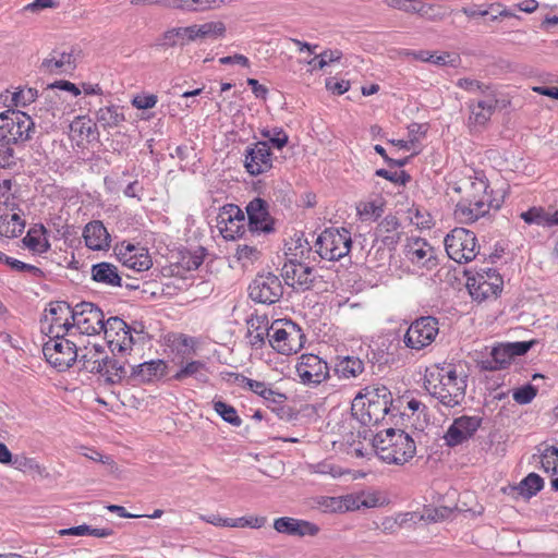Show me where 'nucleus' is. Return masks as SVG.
<instances>
[{
  "mask_svg": "<svg viewBox=\"0 0 558 558\" xmlns=\"http://www.w3.org/2000/svg\"><path fill=\"white\" fill-rule=\"evenodd\" d=\"M457 195L454 217L460 222H474L492 209L501 206L502 197L495 195L484 175L469 177L453 186Z\"/></svg>",
  "mask_w": 558,
  "mask_h": 558,
  "instance_id": "1",
  "label": "nucleus"
},
{
  "mask_svg": "<svg viewBox=\"0 0 558 558\" xmlns=\"http://www.w3.org/2000/svg\"><path fill=\"white\" fill-rule=\"evenodd\" d=\"M426 390L446 407L461 403L465 395L466 375L452 364H434L424 375Z\"/></svg>",
  "mask_w": 558,
  "mask_h": 558,
  "instance_id": "2",
  "label": "nucleus"
},
{
  "mask_svg": "<svg viewBox=\"0 0 558 558\" xmlns=\"http://www.w3.org/2000/svg\"><path fill=\"white\" fill-rule=\"evenodd\" d=\"M373 447L378 458L389 464L403 465L416 453L414 439L402 429L387 428L377 433Z\"/></svg>",
  "mask_w": 558,
  "mask_h": 558,
  "instance_id": "3",
  "label": "nucleus"
},
{
  "mask_svg": "<svg viewBox=\"0 0 558 558\" xmlns=\"http://www.w3.org/2000/svg\"><path fill=\"white\" fill-rule=\"evenodd\" d=\"M391 393L385 387H367L352 401V415L363 425L379 423L389 412Z\"/></svg>",
  "mask_w": 558,
  "mask_h": 558,
  "instance_id": "4",
  "label": "nucleus"
},
{
  "mask_svg": "<svg viewBox=\"0 0 558 558\" xmlns=\"http://www.w3.org/2000/svg\"><path fill=\"white\" fill-rule=\"evenodd\" d=\"M35 123L26 112L9 109L0 113V142L21 144L29 141Z\"/></svg>",
  "mask_w": 558,
  "mask_h": 558,
  "instance_id": "5",
  "label": "nucleus"
},
{
  "mask_svg": "<svg viewBox=\"0 0 558 558\" xmlns=\"http://www.w3.org/2000/svg\"><path fill=\"white\" fill-rule=\"evenodd\" d=\"M302 329L291 320H275L270 324L269 345L279 354H296L304 345Z\"/></svg>",
  "mask_w": 558,
  "mask_h": 558,
  "instance_id": "6",
  "label": "nucleus"
},
{
  "mask_svg": "<svg viewBox=\"0 0 558 558\" xmlns=\"http://www.w3.org/2000/svg\"><path fill=\"white\" fill-rule=\"evenodd\" d=\"M466 288L475 302L483 303L495 300L501 294L504 280L497 270L487 269L470 277Z\"/></svg>",
  "mask_w": 558,
  "mask_h": 558,
  "instance_id": "7",
  "label": "nucleus"
},
{
  "mask_svg": "<svg viewBox=\"0 0 558 558\" xmlns=\"http://www.w3.org/2000/svg\"><path fill=\"white\" fill-rule=\"evenodd\" d=\"M448 256L457 263H468L475 258L480 251L474 233L464 228L453 229L445 238Z\"/></svg>",
  "mask_w": 558,
  "mask_h": 558,
  "instance_id": "8",
  "label": "nucleus"
},
{
  "mask_svg": "<svg viewBox=\"0 0 558 558\" xmlns=\"http://www.w3.org/2000/svg\"><path fill=\"white\" fill-rule=\"evenodd\" d=\"M73 328V308L65 302H52L45 310L40 329L47 337L65 336Z\"/></svg>",
  "mask_w": 558,
  "mask_h": 558,
  "instance_id": "9",
  "label": "nucleus"
},
{
  "mask_svg": "<svg viewBox=\"0 0 558 558\" xmlns=\"http://www.w3.org/2000/svg\"><path fill=\"white\" fill-rule=\"evenodd\" d=\"M102 331L108 347L113 353L131 352L136 342L143 338L141 332L133 335L130 327L118 317L107 319Z\"/></svg>",
  "mask_w": 558,
  "mask_h": 558,
  "instance_id": "10",
  "label": "nucleus"
},
{
  "mask_svg": "<svg viewBox=\"0 0 558 558\" xmlns=\"http://www.w3.org/2000/svg\"><path fill=\"white\" fill-rule=\"evenodd\" d=\"M351 236L345 229H326L316 241L317 253L327 260H338L350 252Z\"/></svg>",
  "mask_w": 558,
  "mask_h": 558,
  "instance_id": "11",
  "label": "nucleus"
},
{
  "mask_svg": "<svg viewBox=\"0 0 558 558\" xmlns=\"http://www.w3.org/2000/svg\"><path fill=\"white\" fill-rule=\"evenodd\" d=\"M43 352L47 362L59 371L69 368L77 357L75 344L64 336L48 337Z\"/></svg>",
  "mask_w": 558,
  "mask_h": 558,
  "instance_id": "12",
  "label": "nucleus"
},
{
  "mask_svg": "<svg viewBox=\"0 0 558 558\" xmlns=\"http://www.w3.org/2000/svg\"><path fill=\"white\" fill-rule=\"evenodd\" d=\"M83 366L90 373L100 374L109 383L120 381L126 375V369L122 364L105 356L96 348L90 349L83 356Z\"/></svg>",
  "mask_w": 558,
  "mask_h": 558,
  "instance_id": "13",
  "label": "nucleus"
},
{
  "mask_svg": "<svg viewBox=\"0 0 558 558\" xmlns=\"http://www.w3.org/2000/svg\"><path fill=\"white\" fill-rule=\"evenodd\" d=\"M217 229L227 241H235L242 238L246 232L243 210L234 204L220 207L217 215Z\"/></svg>",
  "mask_w": 558,
  "mask_h": 558,
  "instance_id": "14",
  "label": "nucleus"
},
{
  "mask_svg": "<svg viewBox=\"0 0 558 558\" xmlns=\"http://www.w3.org/2000/svg\"><path fill=\"white\" fill-rule=\"evenodd\" d=\"M105 316L93 303L83 302L73 308V328L82 335L94 336L105 328Z\"/></svg>",
  "mask_w": 558,
  "mask_h": 558,
  "instance_id": "15",
  "label": "nucleus"
},
{
  "mask_svg": "<svg viewBox=\"0 0 558 558\" xmlns=\"http://www.w3.org/2000/svg\"><path fill=\"white\" fill-rule=\"evenodd\" d=\"M438 331V322L435 318L421 317L408 328L404 344L412 350H422L435 341Z\"/></svg>",
  "mask_w": 558,
  "mask_h": 558,
  "instance_id": "16",
  "label": "nucleus"
},
{
  "mask_svg": "<svg viewBox=\"0 0 558 558\" xmlns=\"http://www.w3.org/2000/svg\"><path fill=\"white\" fill-rule=\"evenodd\" d=\"M483 424L480 415H461L452 421L442 439L448 447H456L472 439Z\"/></svg>",
  "mask_w": 558,
  "mask_h": 558,
  "instance_id": "17",
  "label": "nucleus"
},
{
  "mask_svg": "<svg viewBox=\"0 0 558 558\" xmlns=\"http://www.w3.org/2000/svg\"><path fill=\"white\" fill-rule=\"evenodd\" d=\"M194 23L166 28L155 40L154 47L161 51L184 48L196 44Z\"/></svg>",
  "mask_w": 558,
  "mask_h": 558,
  "instance_id": "18",
  "label": "nucleus"
},
{
  "mask_svg": "<svg viewBox=\"0 0 558 558\" xmlns=\"http://www.w3.org/2000/svg\"><path fill=\"white\" fill-rule=\"evenodd\" d=\"M244 168L252 177H257L271 170L272 154L267 142L258 141L246 148Z\"/></svg>",
  "mask_w": 558,
  "mask_h": 558,
  "instance_id": "19",
  "label": "nucleus"
},
{
  "mask_svg": "<svg viewBox=\"0 0 558 558\" xmlns=\"http://www.w3.org/2000/svg\"><path fill=\"white\" fill-rule=\"evenodd\" d=\"M281 277L288 286L299 290H307L312 287L316 275L314 268L308 264L289 257L282 266Z\"/></svg>",
  "mask_w": 558,
  "mask_h": 558,
  "instance_id": "20",
  "label": "nucleus"
},
{
  "mask_svg": "<svg viewBox=\"0 0 558 558\" xmlns=\"http://www.w3.org/2000/svg\"><path fill=\"white\" fill-rule=\"evenodd\" d=\"M118 259L123 266L135 271H145L153 266L151 257L145 247L123 241L114 248Z\"/></svg>",
  "mask_w": 558,
  "mask_h": 558,
  "instance_id": "21",
  "label": "nucleus"
},
{
  "mask_svg": "<svg viewBox=\"0 0 558 558\" xmlns=\"http://www.w3.org/2000/svg\"><path fill=\"white\" fill-rule=\"evenodd\" d=\"M282 295V287L276 276H259L250 286V296L262 304H272Z\"/></svg>",
  "mask_w": 558,
  "mask_h": 558,
  "instance_id": "22",
  "label": "nucleus"
},
{
  "mask_svg": "<svg viewBox=\"0 0 558 558\" xmlns=\"http://www.w3.org/2000/svg\"><path fill=\"white\" fill-rule=\"evenodd\" d=\"M296 373L306 385L320 384L328 377L327 364L315 354H302L296 364Z\"/></svg>",
  "mask_w": 558,
  "mask_h": 558,
  "instance_id": "23",
  "label": "nucleus"
},
{
  "mask_svg": "<svg viewBox=\"0 0 558 558\" xmlns=\"http://www.w3.org/2000/svg\"><path fill=\"white\" fill-rule=\"evenodd\" d=\"M403 252L407 260L416 267H433L436 265L434 247L422 238L408 239Z\"/></svg>",
  "mask_w": 558,
  "mask_h": 558,
  "instance_id": "24",
  "label": "nucleus"
},
{
  "mask_svg": "<svg viewBox=\"0 0 558 558\" xmlns=\"http://www.w3.org/2000/svg\"><path fill=\"white\" fill-rule=\"evenodd\" d=\"M274 529L279 534H284L289 536H316L320 529L317 524L295 519L291 517H281L274 521Z\"/></svg>",
  "mask_w": 558,
  "mask_h": 558,
  "instance_id": "25",
  "label": "nucleus"
},
{
  "mask_svg": "<svg viewBox=\"0 0 558 558\" xmlns=\"http://www.w3.org/2000/svg\"><path fill=\"white\" fill-rule=\"evenodd\" d=\"M248 227L252 232L269 233L274 230V222L268 214L267 204L256 197L246 206Z\"/></svg>",
  "mask_w": 558,
  "mask_h": 558,
  "instance_id": "26",
  "label": "nucleus"
},
{
  "mask_svg": "<svg viewBox=\"0 0 558 558\" xmlns=\"http://www.w3.org/2000/svg\"><path fill=\"white\" fill-rule=\"evenodd\" d=\"M77 68L73 50L52 52L40 62V69L48 74L61 75L75 71Z\"/></svg>",
  "mask_w": 558,
  "mask_h": 558,
  "instance_id": "27",
  "label": "nucleus"
},
{
  "mask_svg": "<svg viewBox=\"0 0 558 558\" xmlns=\"http://www.w3.org/2000/svg\"><path fill=\"white\" fill-rule=\"evenodd\" d=\"M25 229V220L22 218L21 210L0 206V236L5 239L17 238Z\"/></svg>",
  "mask_w": 558,
  "mask_h": 558,
  "instance_id": "28",
  "label": "nucleus"
},
{
  "mask_svg": "<svg viewBox=\"0 0 558 558\" xmlns=\"http://www.w3.org/2000/svg\"><path fill=\"white\" fill-rule=\"evenodd\" d=\"M497 104L498 100L495 97L488 100H477L475 104H472L469 108V128L476 131L486 128L496 110Z\"/></svg>",
  "mask_w": 558,
  "mask_h": 558,
  "instance_id": "29",
  "label": "nucleus"
},
{
  "mask_svg": "<svg viewBox=\"0 0 558 558\" xmlns=\"http://www.w3.org/2000/svg\"><path fill=\"white\" fill-rule=\"evenodd\" d=\"M167 363L161 360H150L131 367L130 376L140 383H151L160 380L167 374Z\"/></svg>",
  "mask_w": 558,
  "mask_h": 558,
  "instance_id": "30",
  "label": "nucleus"
},
{
  "mask_svg": "<svg viewBox=\"0 0 558 558\" xmlns=\"http://www.w3.org/2000/svg\"><path fill=\"white\" fill-rule=\"evenodd\" d=\"M83 238L86 246L93 251L108 250L111 242L109 232L99 220L92 221L85 226Z\"/></svg>",
  "mask_w": 558,
  "mask_h": 558,
  "instance_id": "31",
  "label": "nucleus"
},
{
  "mask_svg": "<svg viewBox=\"0 0 558 558\" xmlns=\"http://www.w3.org/2000/svg\"><path fill=\"white\" fill-rule=\"evenodd\" d=\"M196 41L221 40L227 36V25L221 20H209L203 23H194Z\"/></svg>",
  "mask_w": 558,
  "mask_h": 558,
  "instance_id": "32",
  "label": "nucleus"
},
{
  "mask_svg": "<svg viewBox=\"0 0 558 558\" xmlns=\"http://www.w3.org/2000/svg\"><path fill=\"white\" fill-rule=\"evenodd\" d=\"M270 325L266 316H254L247 320V338L251 345L260 348L269 341Z\"/></svg>",
  "mask_w": 558,
  "mask_h": 558,
  "instance_id": "33",
  "label": "nucleus"
},
{
  "mask_svg": "<svg viewBox=\"0 0 558 558\" xmlns=\"http://www.w3.org/2000/svg\"><path fill=\"white\" fill-rule=\"evenodd\" d=\"M70 131L78 144L90 143L98 138L96 125L86 117L75 118L70 125Z\"/></svg>",
  "mask_w": 558,
  "mask_h": 558,
  "instance_id": "34",
  "label": "nucleus"
},
{
  "mask_svg": "<svg viewBox=\"0 0 558 558\" xmlns=\"http://www.w3.org/2000/svg\"><path fill=\"white\" fill-rule=\"evenodd\" d=\"M234 0H171V4L175 9L189 12H205L219 10L229 5Z\"/></svg>",
  "mask_w": 558,
  "mask_h": 558,
  "instance_id": "35",
  "label": "nucleus"
},
{
  "mask_svg": "<svg viewBox=\"0 0 558 558\" xmlns=\"http://www.w3.org/2000/svg\"><path fill=\"white\" fill-rule=\"evenodd\" d=\"M234 377L240 381L243 387L262 397L266 401L274 403L281 402L284 399V395L272 390L266 383L254 380L242 375L234 374Z\"/></svg>",
  "mask_w": 558,
  "mask_h": 558,
  "instance_id": "36",
  "label": "nucleus"
},
{
  "mask_svg": "<svg viewBox=\"0 0 558 558\" xmlns=\"http://www.w3.org/2000/svg\"><path fill=\"white\" fill-rule=\"evenodd\" d=\"M24 246L35 254L46 253L49 247L47 231L43 225L32 227L22 240Z\"/></svg>",
  "mask_w": 558,
  "mask_h": 558,
  "instance_id": "37",
  "label": "nucleus"
},
{
  "mask_svg": "<svg viewBox=\"0 0 558 558\" xmlns=\"http://www.w3.org/2000/svg\"><path fill=\"white\" fill-rule=\"evenodd\" d=\"M386 201L378 196L361 201L356 204V215L362 221H374L381 217L385 211Z\"/></svg>",
  "mask_w": 558,
  "mask_h": 558,
  "instance_id": "38",
  "label": "nucleus"
},
{
  "mask_svg": "<svg viewBox=\"0 0 558 558\" xmlns=\"http://www.w3.org/2000/svg\"><path fill=\"white\" fill-rule=\"evenodd\" d=\"M92 277L96 282L110 287H120L122 281L118 268L105 262L93 266Z\"/></svg>",
  "mask_w": 558,
  "mask_h": 558,
  "instance_id": "39",
  "label": "nucleus"
},
{
  "mask_svg": "<svg viewBox=\"0 0 558 558\" xmlns=\"http://www.w3.org/2000/svg\"><path fill=\"white\" fill-rule=\"evenodd\" d=\"M96 120L105 130L116 129L125 121V116L117 106L110 105L96 111Z\"/></svg>",
  "mask_w": 558,
  "mask_h": 558,
  "instance_id": "40",
  "label": "nucleus"
},
{
  "mask_svg": "<svg viewBox=\"0 0 558 558\" xmlns=\"http://www.w3.org/2000/svg\"><path fill=\"white\" fill-rule=\"evenodd\" d=\"M112 530L109 527H92L90 525L83 523L76 526L61 529L57 532L59 536H94L97 538H106L112 535Z\"/></svg>",
  "mask_w": 558,
  "mask_h": 558,
  "instance_id": "41",
  "label": "nucleus"
},
{
  "mask_svg": "<svg viewBox=\"0 0 558 558\" xmlns=\"http://www.w3.org/2000/svg\"><path fill=\"white\" fill-rule=\"evenodd\" d=\"M539 463L550 477L558 475V446H546L539 453Z\"/></svg>",
  "mask_w": 558,
  "mask_h": 558,
  "instance_id": "42",
  "label": "nucleus"
},
{
  "mask_svg": "<svg viewBox=\"0 0 558 558\" xmlns=\"http://www.w3.org/2000/svg\"><path fill=\"white\" fill-rule=\"evenodd\" d=\"M262 251L255 245L242 244L239 245L234 252V258L243 267L254 265L259 260Z\"/></svg>",
  "mask_w": 558,
  "mask_h": 558,
  "instance_id": "43",
  "label": "nucleus"
},
{
  "mask_svg": "<svg viewBox=\"0 0 558 558\" xmlns=\"http://www.w3.org/2000/svg\"><path fill=\"white\" fill-rule=\"evenodd\" d=\"M341 57L342 53L340 51L326 49L308 60L306 64L311 68V71L324 70L328 65L338 62Z\"/></svg>",
  "mask_w": 558,
  "mask_h": 558,
  "instance_id": "44",
  "label": "nucleus"
},
{
  "mask_svg": "<svg viewBox=\"0 0 558 558\" xmlns=\"http://www.w3.org/2000/svg\"><path fill=\"white\" fill-rule=\"evenodd\" d=\"M364 369L363 362L359 357L345 356L337 365V372L343 378H354Z\"/></svg>",
  "mask_w": 558,
  "mask_h": 558,
  "instance_id": "45",
  "label": "nucleus"
},
{
  "mask_svg": "<svg viewBox=\"0 0 558 558\" xmlns=\"http://www.w3.org/2000/svg\"><path fill=\"white\" fill-rule=\"evenodd\" d=\"M38 90L34 87L22 86L12 93L11 102L16 108H24L36 101Z\"/></svg>",
  "mask_w": 558,
  "mask_h": 558,
  "instance_id": "46",
  "label": "nucleus"
},
{
  "mask_svg": "<svg viewBox=\"0 0 558 558\" xmlns=\"http://www.w3.org/2000/svg\"><path fill=\"white\" fill-rule=\"evenodd\" d=\"M543 478L536 473H530L519 484L520 495L524 497H532L543 488Z\"/></svg>",
  "mask_w": 558,
  "mask_h": 558,
  "instance_id": "47",
  "label": "nucleus"
},
{
  "mask_svg": "<svg viewBox=\"0 0 558 558\" xmlns=\"http://www.w3.org/2000/svg\"><path fill=\"white\" fill-rule=\"evenodd\" d=\"M490 355L492 361L487 368L493 371L505 368L513 361L502 343L493 347Z\"/></svg>",
  "mask_w": 558,
  "mask_h": 558,
  "instance_id": "48",
  "label": "nucleus"
},
{
  "mask_svg": "<svg viewBox=\"0 0 558 558\" xmlns=\"http://www.w3.org/2000/svg\"><path fill=\"white\" fill-rule=\"evenodd\" d=\"M214 410L226 423L232 426L241 425L242 421L232 405L223 401H215Z\"/></svg>",
  "mask_w": 558,
  "mask_h": 558,
  "instance_id": "49",
  "label": "nucleus"
},
{
  "mask_svg": "<svg viewBox=\"0 0 558 558\" xmlns=\"http://www.w3.org/2000/svg\"><path fill=\"white\" fill-rule=\"evenodd\" d=\"M316 508L327 514L341 512V496H319L315 499Z\"/></svg>",
  "mask_w": 558,
  "mask_h": 558,
  "instance_id": "50",
  "label": "nucleus"
},
{
  "mask_svg": "<svg viewBox=\"0 0 558 558\" xmlns=\"http://www.w3.org/2000/svg\"><path fill=\"white\" fill-rule=\"evenodd\" d=\"M415 13L429 22H440L446 17L444 8L435 3H423Z\"/></svg>",
  "mask_w": 558,
  "mask_h": 558,
  "instance_id": "51",
  "label": "nucleus"
},
{
  "mask_svg": "<svg viewBox=\"0 0 558 558\" xmlns=\"http://www.w3.org/2000/svg\"><path fill=\"white\" fill-rule=\"evenodd\" d=\"M401 227V222L393 215L386 216L378 225V232L391 233V236H387L386 240H390L391 243H396L399 240V229Z\"/></svg>",
  "mask_w": 558,
  "mask_h": 558,
  "instance_id": "52",
  "label": "nucleus"
},
{
  "mask_svg": "<svg viewBox=\"0 0 558 558\" xmlns=\"http://www.w3.org/2000/svg\"><path fill=\"white\" fill-rule=\"evenodd\" d=\"M433 65L439 68L457 69L461 64V58L457 52L434 50Z\"/></svg>",
  "mask_w": 558,
  "mask_h": 558,
  "instance_id": "53",
  "label": "nucleus"
},
{
  "mask_svg": "<svg viewBox=\"0 0 558 558\" xmlns=\"http://www.w3.org/2000/svg\"><path fill=\"white\" fill-rule=\"evenodd\" d=\"M12 462L14 464L15 470L20 472H34L36 474L41 475L45 471V468H43L35 459L26 457L24 454L16 456L14 459H12Z\"/></svg>",
  "mask_w": 558,
  "mask_h": 558,
  "instance_id": "54",
  "label": "nucleus"
},
{
  "mask_svg": "<svg viewBox=\"0 0 558 558\" xmlns=\"http://www.w3.org/2000/svg\"><path fill=\"white\" fill-rule=\"evenodd\" d=\"M310 469L313 474L320 476H330L332 478L340 477L345 473V471H343L339 466L333 465L327 461L313 463L311 464Z\"/></svg>",
  "mask_w": 558,
  "mask_h": 558,
  "instance_id": "55",
  "label": "nucleus"
},
{
  "mask_svg": "<svg viewBox=\"0 0 558 558\" xmlns=\"http://www.w3.org/2000/svg\"><path fill=\"white\" fill-rule=\"evenodd\" d=\"M260 134L263 137L268 138L269 143L277 149H282L289 142L288 134L281 128H275L274 130H262Z\"/></svg>",
  "mask_w": 558,
  "mask_h": 558,
  "instance_id": "56",
  "label": "nucleus"
},
{
  "mask_svg": "<svg viewBox=\"0 0 558 558\" xmlns=\"http://www.w3.org/2000/svg\"><path fill=\"white\" fill-rule=\"evenodd\" d=\"M158 102V96L153 93H137L131 99V105L137 110H148Z\"/></svg>",
  "mask_w": 558,
  "mask_h": 558,
  "instance_id": "57",
  "label": "nucleus"
},
{
  "mask_svg": "<svg viewBox=\"0 0 558 558\" xmlns=\"http://www.w3.org/2000/svg\"><path fill=\"white\" fill-rule=\"evenodd\" d=\"M456 86L463 92L487 94L490 90L488 85L470 77H461L457 81Z\"/></svg>",
  "mask_w": 558,
  "mask_h": 558,
  "instance_id": "58",
  "label": "nucleus"
},
{
  "mask_svg": "<svg viewBox=\"0 0 558 558\" xmlns=\"http://www.w3.org/2000/svg\"><path fill=\"white\" fill-rule=\"evenodd\" d=\"M409 219L418 229H428L432 226V217L427 211L417 208L409 209Z\"/></svg>",
  "mask_w": 558,
  "mask_h": 558,
  "instance_id": "59",
  "label": "nucleus"
},
{
  "mask_svg": "<svg viewBox=\"0 0 558 558\" xmlns=\"http://www.w3.org/2000/svg\"><path fill=\"white\" fill-rule=\"evenodd\" d=\"M536 393V388L531 384H526L515 389L512 393V398L519 404H527L535 398Z\"/></svg>",
  "mask_w": 558,
  "mask_h": 558,
  "instance_id": "60",
  "label": "nucleus"
},
{
  "mask_svg": "<svg viewBox=\"0 0 558 558\" xmlns=\"http://www.w3.org/2000/svg\"><path fill=\"white\" fill-rule=\"evenodd\" d=\"M534 341H517L502 343L511 359L525 354L533 345Z\"/></svg>",
  "mask_w": 558,
  "mask_h": 558,
  "instance_id": "61",
  "label": "nucleus"
},
{
  "mask_svg": "<svg viewBox=\"0 0 558 558\" xmlns=\"http://www.w3.org/2000/svg\"><path fill=\"white\" fill-rule=\"evenodd\" d=\"M266 519L263 517H243L239 519H232V527H252L260 529L264 526Z\"/></svg>",
  "mask_w": 558,
  "mask_h": 558,
  "instance_id": "62",
  "label": "nucleus"
},
{
  "mask_svg": "<svg viewBox=\"0 0 558 558\" xmlns=\"http://www.w3.org/2000/svg\"><path fill=\"white\" fill-rule=\"evenodd\" d=\"M48 89H59L62 92H66L70 95H72L73 97L81 96V88L78 87V85H76L68 80H58L53 83H50L48 85Z\"/></svg>",
  "mask_w": 558,
  "mask_h": 558,
  "instance_id": "63",
  "label": "nucleus"
},
{
  "mask_svg": "<svg viewBox=\"0 0 558 558\" xmlns=\"http://www.w3.org/2000/svg\"><path fill=\"white\" fill-rule=\"evenodd\" d=\"M376 175L384 178L386 180H389L399 185H405L410 181V174H408L403 170L399 171V172L390 173L386 169H378L376 171Z\"/></svg>",
  "mask_w": 558,
  "mask_h": 558,
  "instance_id": "64",
  "label": "nucleus"
}]
</instances>
